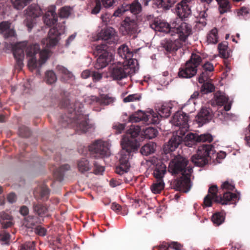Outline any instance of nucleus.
Masks as SVG:
<instances>
[{"mask_svg":"<svg viewBox=\"0 0 250 250\" xmlns=\"http://www.w3.org/2000/svg\"><path fill=\"white\" fill-rule=\"evenodd\" d=\"M118 54L119 57L122 58L124 61L123 62H129L132 61L131 60L133 56L132 52L129 49L128 46L125 44L121 45L118 49Z\"/></svg>","mask_w":250,"mask_h":250,"instance_id":"obj_26","label":"nucleus"},{"mask_svg":"<svg viewBox=\"0 0 250 250\" xmlns=\"http://www.w3.org/2000/svg\"><path fill=\"white\" fill-rule=\"evenodd\" d=\"M128 10L134 15H137L140 13L142 11V6L138 0H134L131 4L127 5L126 10Z\"/></svg>","mask_w":250,"mask_h":250,"instance_id":"obj_34","label":"nucleus"},{"mask_svg":"<svg viewBox=\"0 0 250 250\" xmlns=\"http://www.w3.org/2000/svg\"><path fill=\"white\" fill-rule=\"evenodd\" d=\"M218 187L216 185L210 186L208 190V194L205 197L203 206L206 207H211L213 202L222 205H236L240 199L239 193H234L231 192H225L223 196L218 195Z\"/></svg>","mask_w":250,"mask_h":250,"instance_id":"obj_4","label":"nucleus"},{"mask_svg":"<svg viewBox=\"0 0 250 250\" xmlns=\"http://www.w3.org/2000/svg\"><path fill=\"white\" fill-rule=\"evenodd\" d=\"M25 23L27 27L31 30L33 27L34 18L31 17L27 16L25 20Z\"/></svg>","mask_w":250,"mask_h":250,"instance_id":"obj_61","label":"nucleus"},{"mask_svg":"<svg viewBox=\"0 0 250 250\" xmlns=\"http://www.w3.org/2000/svg\"><path fill=\"white\" fill-rule=\"evenodd\" d=\"M182 136L179 135H173L168 142L167 145L164 147V151L166 153L172 152L177 148L183 141Z\"/></svg>","mask_w":250,"mask_h":250,"instance_id":"obj_23","label":"nucleus"},{"mask_svg":"<svg viewBox=\"0 0 250 250\" xmlns=\"http://www.w3.org/2000/svg\"><path fill=\"white\" fill-rule=\"evenodd\" d=\"M150 27L156 31L169 33L171 34V24H169L159 18H154L150 23Z\"/></svg>","mask_w":250,"mask_h":250,"instance_id":"obj_17","label":"nucleus"},{"mask_svg":"<svg viewBox=\"0 0 250 250\" xmlns=\"http://www.w3.org/2000/svg\"><path fill=\"white\" fill-rule=\"evenodd\" d=\"M70 14V9L68 7H63L60 9L59 15L61 18H66Z\"/></svg>","mask_w":250,"mask_h":250,"instance_id":"obj_55","label":"nucleus"},{"mask_svg":"<svg viewBox=\"0 0 250 250\" xmlns=\"http://www.w3.org/2000/svg\"><path fill=\"white\" fill-rule=\"evenodd\" d=\"M114 98L107 95H102L100 97L91 96L87 99L89 104L91 105H100L101 106L108 105L114 102Z\"/></svg>","mask_w":250,"mask_h":250,"instance_id":"obj_15","label":"nucleus"},{"mask_svg":"<svg viewBox=\"0 0 250 250\" xmlns=\"http://www.w3.org/2000/svg\"><path fill=\"white\" fill-rule=\"evenodd\" d=\"M34 212L38 216L43 217L47 215L48 208L44 205L40 203H34L33 204Z\"/></svg>","mask_w":250,"mask_h":250,"instance_id":"obj_31","label":"nucleus"},{"mask_svg":"<svg viewBox=\"0 0 250 250\" xmlns=\"http://www.w3.org/2000/svg\"><path fill=\"white\" fill-rule=\"evenodd\" d=\"M88 150L90 157L96 159L108 157L110 154L109 144L101 140H96L90 144Z\"/></svg>","mask_w":250,"mask_h":250,"instance_id":"obj_10","label":"nucleus"},{"mask_svg":"<svg viewBox=\"0 0 250 250\" xmlns=\"http://www.w3.org/2000/svg\"><path fill=\"white\" fill-rule=\"evenodd\" d=\"M49 189L46 186H42L40 191V198L42 200H46L49 197Z\"/></svg>","mask_w":250,"mask_h":250,"instance_id":"obj_47","label":"nucleus"},{"mask_svg":"<svg viewBox=\"0 0 250 250\" xmlns=\"http://www.w3.org/2000/svg\"><path fill=\"white\" fill-rule=\"evenodd\" d=\"M103 5L105 8H108L111 6L117 5L118 0H101Z\"/></svg>","mask_w":250,"mask_h":250,"instance_id":"obj_56","label":"nucleus"},{"mask_svg":"<svg viewBox=\"0 0 250 250\" xmlns=\"http://www.w3.org/2000/svg\"><path fill=\"white\" fill-rule=\"evenodd\" d=\"M162 45L166 54L175 53L180 47L178 42L172 41L170 40L163 41Z\"/></svg>","mask_w":250,"mask_h":250,"instance_id":"obj_25","label":"nucleus"},{"mask_svg":"<svg viewBox=\"0 0 250 250\" xmlns=\"http://www.w3.org/2000/svg\"><path fill=\"white\" fill-rule=\"evenodd\" d=\"M98 38L110 44L117 40L115 30L110 27L103 29L98 34Z\"/></svg>","mask_w":250,"mask_h":250,"instance_id":"obj_18","label":"nucleus"},{"mask_svg":"<svg viewBox=\"0 0 250 250\" xmlns=\"http://www.w3.org/2000/svg\"><path fill=\"white\" fill-rule=\"evenodd\" d=\"M215 152L212 145L203 144L198 147L196 154L191 157V160L196 166L203 167L208 163Z\"/></svg>","mask_w":250,"mask_h":250,"instance_id":"obj_5","label":"nucleus"},{"mask_svg":"<svg viewBox=\"0 0 250 250\" xmlns=\"http://www.w3.org/2000/svg\"><path fill=\"white\" fill-rule=\"evenodd\" d=\"M55 10V6H50L43 17L44 23L48 26L54 25L58 21V16Z\"/></svg>","mask_w":250,"mask_h":250,"instance_id":"obj_22","label":"nucleus"},{"mask_svg":"<svg viewBox=\"0 0 250 250\" xmlns=\"http://www.w3.org/2000/svg\"><path fill=\"white\" fill-rule=\"evenodd\" d=\"M35 242L34 241L26 242L21 246L20 250H34Z\"/></svg>","mask_w":250,"mask_h":250,"instance_id":"obj_54","label":"nucleus"},{"mask_svg":"<svg viewBox=\"0 0 250 250\" xmlns=\"http://www.w3.org/2000/svg\"><path fill=\"white\" fill-rule=\"evenodd\" d=\"M191 0H182L176 6V11L180 19L187 18L191 13L188 3Z\"/></svg>","mask_w":250,"mask_h":250,"instance_id":"obj_16","label":"nucleus"},{"mask_svg":"<svg viewBox=\"0 0 250 250\" xmlns=\"http://www.w3.org/2000/svg\"><path fill=\"white\" fill-rule=\"evenodd\" d=\"M188 163L187 159L178 156L170 162L168 170L173 175H191L193 170L192 167H187Z\"/></svg>","mask_w":250,"mask_h":250,"instance_id":"obj_8","label":"nucleus"},{"mask_svg":"<svg viewBox=\"0 0 250 250\" xmlns=\"http://www.w3.org/2000/svg\"><path fill=\"white\" fill-rule=\"evenodd\" d=\"M42 11L39 5L31 4L26 10V15L28 17H31L33 18L40 16Z\"/></svg>","mask_w":250,"mask_h":250,"instance_id":"obj_30","label":"nucleus"},{"mask_svg":"<svg viewBox=\"0 0 250 250\" xmlns=\"http://www.w3.org/2000/svg\"><path fill=\"white\" fill-rule=\"evenodd\" d=\"M211 73L203 69L201 74L198 78V82L200 83H203L205 81H207L211 77Z\"/></svg>","mask_w":250,"mask_h":250,"instance_id":"obj_49","label":"nucleus"},{"mask_svg":"<svg viewBox=\"0 0 250 250\" xmlns=\"http://www.w3.org/2000/svg\"><path fill=\"white\" fill-rule=\"evenodd\" d=\"M188 116L185 113L178 111L173 115L172 121L176 126L182 128H188Z\"/></svg>","mask_w":250,"mask_h":250,"instance_id":"obj_19","label":"nucleus"},{"mask_svg":"<svg viewBox=\"0 0 250 250\" xmlns=\"http://www.w3.org/2000/svg\"><path fill=\"white\" fill-rule=\"evenodd\" d=\"M212 112L209 108H202L196 117V121L202 125L208 122L212 118Z\"/></svg>","mask_w":250,"mask_h":250,"instance_id":"obj_24","label":"nucleus"},{"mask_svg":"<svg viewBox=\"0 0 250 250\" xmlns=\"http://www.w3.org/2000/svg\"><path fill=\"white\" fill-rule=\"evenodd\" d=\"M202 67L204 70L207 71L210 73H212V72L214 70V67L213 64L209 62H206L203 65Z\"/></svg>","mask_w":250,"mask_h":250,"instance_id":"obj_57","label":"nucleus"},{"mask_svg":"<svg viewBox=\"0 0 250 250\" xmlns=\"http://www.w3.org/2000/svg\"><path fill=\"white\" fill-rule=\"evenodd\" d=\"M220 7V12L221 14L227 12L230 8L229 5V1L228 0H225V1L221 2L218 3Z\"/></svg>","mask_w":250,"mask_h":250,"instance_id":"obj_52","label":"nucleus"},{"mask_svg":"<svg viewBox=\"0 0 250 250\" xmlns=\"http://www.w3.org/2000/svg\"><path fill=\"white\" fill-rule=\"evenodd\" d=\"M171 108V106L167 104H163L159 108L158 114L161 117L167 118L170 115Z\"/></svg>","mask_w":250,"mask_h":250,"instance_id":"obj_35","label":"nucleus"},{"mask_svg":"<svg viewBox=\"0 0 250 250\" xmlns=\"http://www.w3.org/2000/svg\"><path fill=\"white\" fill-rule=\"evenodd\" d=\"M201 88V92L202 94H207L213 92L215 89V86L209 82L203 83Z\"/></svg>","mask_w":250,"mask_h":250,"instance_id":"obj_44","label":"nucleus"},{"mask_svg":"<svg viewBox=\"0 0 250 250\" xmlns=\"http://www.w3.org/2000/svg\"><path fill=\"white\" fill-rule=\"evenodd\" d=\"M141 96L138 94H131L125 98L123 100L125 103L133 102L134 101H140Z\"/></svg>","mask_w":250,"mask_h":250,"instance_id":"obj_53","label":"nucleus"},{"mask_svg":"<svg viewBox=\"0 0 250 250\" xmlns=\"http://www.w3.org/2000/svg\"><path fill=\"white\" fill-rule=\"evenodd\" d=\"M165 183L163 180H156V182L153 183L151 186V191L155 194H158L164 188Z\"/></svg>","mask_w":250,"mask_h":250,"instance_id":"obj_41","label":"nucleus"},{"mask_svg":"<svg viewBox=\"0 0 250 250\" xmlns=\"http://www.w3.org/2000/svg\"><path fill=\"white\" fill-rule=\"evenodd\" d=\"M94 173L95 174H99L102 173L104 170V167L98 165L96 163L94 164Z\"/></svg>","mask_w":250,"mask_h":250,"instance_id":"obj_60","label":"nucleus"},{"mask_svg":"<svg viewBox=\"0 0 250 250\" xmlns=\"http://www.w3.org/2000/svg\"><path fill=\"white\" fill-rule=\"evenodd\" d=\"M221 188L223 190H226V192H230V191L233 190L235 187L233 184L226 181L222 183Z\"/></svg>","mask_w":250,"mask_h":250,"instance_id":"obj_51","label":"nucleus"},{"mask_svg":"<svg viewBox=\"0 0 250 250\" xmlns=\"http://www.w3.org/2000/svg\"><path fill=\"white\" fill-rule=\"evenodd\" d=\"M70 169V166L68 164H65L61 166L59 169L56 170L54 172L55 177L59 181L63 179V172Z\"/></svg>","mask_w":250,"mask_h":250,"instance_id":"obj_38","label":"nucleus"},{"mask_svg":"<svg viewBox=\"0 0 250 250\" xmlns=\"http://www.w3.org/2000/svg\"><path fill=\"white\" fill-rule=\"evenodd\" d=\"M131 68L129 62H118L110 67V74L114 80H121L130 74Z\"/></svg>","mask_w":250,"mask_h":250,"instance_id":"obj_11","label":"nucleus"},{"mask_svg":"<svg viewBox=\"0 0 250 250\" xmlns=\"http://www.w3.org/2000/svg\"><path fill=\"white\" fill-rule=\"evenodd\" d=\"M45 81L48 84H52L57 81V77L52 70L47 71L45 73Z\"/></svg>","mask_w":250,"mask_h":250,"instance_id":"obj_46","label":"nucleus"},{"mask_svg":"<svg viewBox=\"0 0 250 250\" xmlns=\"http://www.w3.org/2000/svg\"><path fill=\"white\" fill-rule=\"evenodd\" d=\"M138 25L134 20L126 17L124 21L122 28L124 29V35H133L136 33Z\"/></svg>","mask_w":250,"mask_h":250,"instance_id":"obj_20","label":"nucleus"},{"mask_svg":"<svg viewBox=\"0 0 250 250\" xmlns=\"http://www.w3.org/2000/svg\"><path fill=\"white\" fill-rule=\"evenodd\" d=\"M7 199L9 203H13L16 201V195L13 192L10 193L7 195Z\"/></svg>","mask_w":250,"mask_h":250,"instance_id":"obj_63","label":"nucleus"},{"mask_svg":"<svg viewBox=\"0 0 250 250\" xmlns=\"http://www.w3.org/2000/svg\"><path fill=\"white\" fill-rule=\"evenodd\" d=\"M10 23L8 21H2L0 23V33L2 34L5 39L15 37V31L10 28Z\"/></svg>","mask_w":250,"mask_h":250,"instance_id":"obj_27","label":"nucleus"},{"mask_svg":"<svg viewBox=\"0 0 250 250\" xmlns=\"http://www.w3.org/2000/svg\"><path fill=\"white\" fill-rule=\"evenodd\" d=\"M78 170L81 173H84L88 171L91 168L89 162L85 158H83L77 162Z\"/></svg>","mask_w":250,"mask_h":250,"instance_id":"obj_32","label":"nucleus"},{"mask_svg":"<svg viewBox=\"0 0 250 250\" xmlns=\"http://www.w3.org/2000/svg\"><path fill=\"white\" fill-rule=\"evenodd\" d=\"M31 0H11L14 7L16 9H22L27 5Z\"/></svg>","mask_w":250,"mask_h":250,"instance_id":"obj_43","label":"nucleus"},{"mask_svg":"<svg viewBox=\"0 0 250 250\" xmlns=\"http://www.w3.org/2000/svg\"><path fill=\"white\" fill-rule=\"evenodd\" d=\"M10 239V235L9 233L5 231H2L0 232V240L2 242L3 244L6 245L9 244Z\"/></svg>","mask_w":250,"mask_h":250,"instance_id":"obj_50","label":"nucleus"},{"mask_svg":"<svg viewBox=\"0 0 250 250\" xmlns=\"http://www.w3.org/2000/svg\"><path fill=\"white\" fill-rule=\"evenodd\" d=\"M125 127V125L123 124H119L113 126V128L116 130V134L121 133L122 131L124 130Z\"/></svg>","mask_w":250,"mask_h":250,"instance_id":"obj_62","label":"nucleus"},{"mask_svg":"<svg viewBox=\"0 0 250 250\" xmlns=\"http://www.w3.org/2000/svg\"><path fill=\"white\" fill-rule=\"evenodd\" d=\"M90 7L91 8V13L97 14L99 13L103 7V3L101 0H91Z\"/></svg>","mask_w":250,"mask_h":250,"instance_id":"obj_40","label":"nucleus"},{"mask_svg":"<svg viewBox=\"0 0 250 250\" xmlns=\"http://www.w3.org/2000/svg\"><path fill=\"white\" fill-rule=\"evenodd\" d=\"M225 215L223 212H217L214 213L211 217V220L214 225L218 226L222 224L225 221Z\"/></svg>","mask_w":250,"mask_h":250,"instance_id":"obj_37","label":"nucleus"},{"mask_svg":"<svg viewBox=\"0 0 250 250\" xmlns=\"http://www.w3.org/2000/svg\"><path fill=\"white\" fill-rule=\"evenodd\" d=\"M141 130L140 126L131 125L123 137L121 141L123 150L121 152L120 165L116 168V173L122 175L129 170L130 167L129 162L130 153L138 149L140 146V142L143 140V137L140 134Z\"/></svg>","mask_w":250,"mask_h":250,"instance_id":"obj_1","label":"nucleus"},{"mask_svg":"<svg viewBox=\"0 0 250 250\" xmlns=\"http://www.w3.org/2000/svg\"><path fill=\"white\" fill-rule=\"evenodd\" d=\"M108 46L105 44L97 45L93 50V55L98 57L95 68L101 69L106 67L113 60L112 54L108 50Z\"/></svg>","mask_w":250,"mask_h":250,"instance_id":"obj_7","label":"nucleus"},{"mask_svg":"<svg viewBox=\"0 0 250 250\" xmlns=\"http://www.w3.org/2000/svg\"><path fill=\"white\" fill-rule=\"evenodd\" d=\"M208 14L206 11L204 10L201 11L199 15V17L200 18L199 22L202 23L203 25H206V22L205 20Z\"/></svg>","mask_w":250,"mask_h":250,"instance_id":"obj_59","label":"nucleus"},{"mask_svg":"<svg viewBox=\"0 0 250 250\" xmlns=\"http://www.w3.org/2000/svg\"><path fill=\"white\" fill-rule=\"evenodd\" d=\"M202 59L198 54L192 53L190 59L179 69L178 76L181 78H191L196 75L197 68Z\"/></svg>","mask_w":250,"mask_h":250,"instance_id":"obj_6","label":"nucleus"},{"mask_svg":"<svg viewBox=\"0 0 250 250\" xmlns=\"http://www.w3.org/2000/svg\"><path fill=\"white\" fill-rule=\"evenodd\" d=\"M191 175H182L173 182L174 188L183 192H188L191 188Z\"/></svg>","mask_w":250,"mask_h":250,"instance_id":"obj_14","label":"nucleus"},{"mask_svg":"<svg viewBox=\"0 0 250 250\" xmlns=\"http://www.w3.org/2000/svg\"><path fill=\"white\" fill-rule=\"evenodd\" d=\"M27 57H30L28 61V66L33 69L37 67V59L35 56L39 54L40 60L41 64L44 63L48 58L49 51L44 49L40 51V46L38 44H28L26 41L20 42L15 44L12 48L13 54L16 60L15 67L18 70H21L23 66V60L24 58V50Z\"/></svg>","mask_w":250,"mask_h":250,"instance_id":"obj_2","label":"nucleus"},{"mask_svg":"<svg viewBox=\"0 0 250 250\" xmlns=\"http://www.w3.org/2000/svg\"><path fill=\"white\" fill-rule=\"evenodd\" d=\"M19 134L22 137H28L31 135L29 128L24 125H21L19 128Z\"/></svg>","mask_w":250,"mask_h":250,"instance_id":"obj_48","label":"nucleus"},{"mask_svg":"<svg viewBox=\"0 0 250 250\" xmlns=\"http://www.w3.org/2000/svg\"><path fill=\"white\" fill-rule=\"evenodd\" d=\"M214 99L216 104L222 106L228 102L229 98L220 92L214 94Z\"/></svg>","mask_w":250,"mask_h":250,"instance_id":"obj_39","label":"nucleus"},{"mask_svg":"<svg viewBox=\"0 0 250 250\" xmlns=\"http://www.w3.org/2000/svg\"><path fill=\"white\" fill-rule=\"evenodd\" d=\"M156 144L149 142L144 145L141 149V152L145 155H148L154 152L156 149Z\"/></svg>","mask_w":250,"mask_h":250,"instance_id":"obj_36","label":"nucleus"},{"mask_svg":"<svg viewBox=\"0 0 250 250\" xmlns=\"http://www.w3.org/2000/svg\"><path fill=\"white\" fill-rule=\"evenodd\" d=\"M218 48L221 57L224 59H227L231 56V50L228 48L227 42H224L218 44Z\"/></svg>","mask_w":250,"mask_h":250,"instance_id":"obj_33","label":"nucleus"},{"mask_svg":"<svg viewBox=\"0 0 250 250\" xmlns=\"http://www.w3.org/2000/svg\"><path fill=\"white\" fill-rule=\"evenodd\" d=\"M143 130L146 138L149 139L155 138L158 133L157 129L153 127H149Z\"/></svg>","mask_w":250,"mask_h":250,"instance_id":"obj_45","label":"nucleus"},{"mask_svg":"<svg viewBox=\"0 0 250 250\" xmlns=\"http://www.w3.org/2000/svg\"><path fill=\"white\" fill-rule=\"evenodd\" d=\"M88 118L86 116L73 110L68 115H62L59 123L64 127L69 125L74 128L76 132L79 134L86 133L94 129V125L88 123Z\"/></svg>","mask_w":250,"mask_h":250,"instance_id":"obj_3","label":"nucleus"},{"mask_svg":"<svg viewBox=\"0 0 250 250\" xmlns=\"http://www.w3.org/2000/svg\"><path fill=\"white\" fill-rule=\"evenodd\" d=\"M56 69L59 73L62 75V79L63 81L69 83V81L74 79V76L72 73L65 67L59 65L56 67Z\"/></svg>","mask_w":250,"mask_h":250,"instance_id":"obj_29","label":"nucleus"},{"mask_svg":"<svg viewBox=\"0 0 250 250\" xmlns=\"http://www.w3.org/2000/svg\"><path fill=\"white\" fill-rule=\"evenodd\" d=\"M167 172V167L162 162H159L155 166L153 170V176L156 180H163L164 175Z\"/></svg>","mask_w":250,"mask_h":250,"instance_id":"obj_28","label":"nucleus"},{"mask_svg":"<svg viewBox=\"0 0 250 250\" xmlns=\"http://www.w3.org/2000/svg\"><path fill=\"white\" fill-rule=\"evenodd\" d=\"M171 35L177 34L180 40L183 42H185L188 38L192 34L191 25L180 19H177L171 23Z\"/></svg>","mask_w":250,"mask_h":250,"instance_id":"obj_9","label":"nucleus"},{"mask_svg":"<svg viewBox=\"0 0 250 250\" xmlns=\"http://www.w3.org/2000/svg\"><path fill=\"white\" fill-rule=\"evenodd\" d=\"M218 30L216 28L212 29L207 36V41L209 43L215 44L218 42Z\"/></svg>","mask_w":250,"mask_h":250,"instance_id":"obj_42","label":"nucleus"},{"mask_svg":"<svg viewBox=\"0 0 250 250\" xmlns=\"http://www.w3.org/2000/svg\"><path fill=\"white\" fill-rule=\"evenodd\" d=\"M64 32V26L62 24H57L51 28L48 32V36L42 41L43 44L46 43L48 48L53 47L59 42L60 36Z\"/></svg>","mask_w":250,"mask_h":250,"instance_id":"obj_12","label":"nucleus"},{"mask_svg":"<svg viewBox=\"0 0 250 250\" xmlns=\"http://www.w3.org/2000/svg\"><path fill=\"white\" fill-rule=\"evenodd\" d=\"M247 130L248 132L246 134L245 140L247 145L250 147V124L248 126Z\"/></svg>","mask_w":250,"mask_h":250,"instance_id":"obj_64","label":"nucleus"},{"mask_svg":"<svg viewBox=\"0 0 250 250\" xmlns=\"http://www.w3.org/2000/svg\"><path fill=\"white\" fill-rule=\"evenodd\" d=\"M213 141L212 136L209 133L203 134L198 135L196 134L189 133L184 138V142L186 146L188 147H192L197 143L208 142L210 143Z\"/></svg>","mask_w":250,"mask_h":250,"instance_id":"obj_13","label":"nucleus"},{"mask_svg":"<svg viewBox=\"0 0 250 250\" xmlns=\"http://www.w3.org/2000/svg\"><path fill=\"white\" fill-rule=\"evenodd\" d=\"M150 115H146L145 112H143L141 110H138V111L135 112L134 114L131 115L129 117V121L131 123H137L140 121H143L145 123L148 124L151 122L154 123L157 122V120L154 119V121H152V120L151 119L150 121L149 119L151 118Z\"/></svg>","mask_w":250,"mask_h":250,"instance_id":"obj_21","label":"nucleus"},{"mask_svg":"<svg viewBox=\"0 0 250 250\" xmlns=\"http://www.w3.org/2000/svg\"><path fill=\"white\" fill-rule=\"evenodd\" d=\"M34 231L39 235L45 236L46 235V229L44 228L39 226L35 228Z\"/></svg>","mask_w":250,"mask_h":250,"instance_id":"obj_58","label":"nucleus"}]
</instances>
